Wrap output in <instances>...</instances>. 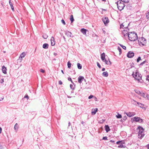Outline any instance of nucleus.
<instances>
[{
  "label": "nucleus",
  "instance_id": "42",
  "mask_svg": "<svg viewBox=\"0 0 149 149\" xmlns=\"http://www.w3.org/2000/svg\"><path fill=\"white\" fill-rule=\"evenodd\" d=\"M146 17L148 19H149V12L147 14Z\"/></svg>",
  "mask_w": 149,
  "mask_h": 149
},
{
  "label": "nucleus",
  "instance_id": "54",
  "mask_svg": "<svg viewBox=\"0 0 149 149\" xmlns=\"http://www.w3.org/2000/svg\"><path fill=\"white\" fill-rule=\"evenodd\" d=\"M146 80H148L149 81V76H147V78L146 79Z\"/></svg>",
  "mask_w": 149,
  "mask_h": 149
},
{
  "label": "nucleus",
  "instance_id": "53",
  "mask_svg": "<svg viewBox=\"0 0 149 149\" xmlns=\"http://www.w3.org/2000/svg\"><path fill=\"white\" fill-rule=\"evenodd\" d=\"M147 97L148 99H149V95L146 94V98Z\"/></svg>",
  "mask_w": 149,
  "mask_h": 149
},
{
  "label": "nucleus",
  "instance_id": "60",
  "mask_svg": "<svg viewBox=\"0 0 149 149\" xmlns=\"http://www.w3.org/2000/svg\"><path fill=\"white\" fill-rule=\"evenodd\" d=\"M54 54L55 55V56H56L57 55V54L56 53H54Z\"/></svg>",
  "mask_w": 149,
  "mask_h": 149
},
{
  "label": "nucleus",
  "instance_id": "4",
  "mask_svg": "<svg viewBox=\"0 0 149 149\" xmlns=\"http://www.w3.org/2000/svg\"><path fill=\"white\" fill-rule=\"evenodd\" d=\"M132 75L136 80H137L139 82H141L140 81V80L141 79V76L140 74H139V72H136L135 73V74H134V72H133Z\"/></svg>",
  "mask_w": 149,
  "mask_h": 149
},
{
  "label": "nucleus",
  "instance_id": "41",
  "mask_svg": "<svg viewBox=\"0 0 149 149\" xmlns=\"http://www.w3.org/2000/svg\"><path fill=\"white\" fill-rule=\"evenodd\" d=\"M9 3L10 6H13V3L12 2H11V0H9Z\"/></svg>",
  "mask_w": 149,
  "mask_h": 149
},
{
  "label": "nucleus",
  "instance_id": "18",
  "mask_svg": "<svg viewBox=\"0 0 149 149\" xmlns=\"http://www.w3.org/2000/svg\"><path fill=\"white\" fill-rule=\"evenodd\" d=\"M101 58L102 61L104 60L105 58V54L104 53H103L101 54Z\"/></svg>",
  "mask_w": 149,
  "mask_h": 149
},
{
  "label": "nucleus",
  "instance_id": "64",
  "mask_svg": "<svg viewBox=\"0 0 149 149\" xmlns=\"http://www.w3.org/2000/svg\"><path fill=\"white\" fill-rule=\"evenodd\" d=\"M103 1H106V0H102Z\"/></svg>",
  "mask_w": 149,
  "mask_h": 149
},
{
  "label": "nucleus",
  "instance_id": "43",
  "mask_svg": "<svg viewBox=\"0 0 149 149\" xmlns=\"http://www.w3.org/2000/svg\"><path fill=\"white\" fill-rule=\"evenodd\" d=\"M97 66L99 68H101V65H100V63L97 62Z\"/></svg>",
  "mask_w": 149,
  "mask_h": 149
},
{
  "label": "nucleus",
  "instance_id": "12",
  "mask_svg": "<svg viewBox=\"0 0 149 149\" xmlns=\"http://www.w3.org/2000/svg\"><path fill=\"white\" fill-rule=\"evenodd\" d=\"M131 102L132 104L135 105L137 106L138 104V102H136L133 99L131 100Z\"/></svg>",
  "mask_w": 149,
  "mask_h": 149
},
{
  "label": "nucleus",
  "instance_id": "19",
  "mask_svg": "<svg viewBox=\"0 0 149 149\" xmlns=\"http://www.w3.org/2000/svg\"><path fill=\"white\" fill-rule=\"evenodd\" d=\"M138 43L139 45H144V43L143 42V41L142 42L141 40V39H139V40H138Z\"/></svg>",
  "mask_w": 149,
  "mask_h": 149
},
{
  "label": "nucleus",
  "instance_id": "9",
  "mask_svg": "<svg viewBox=\"0 0 149 149\" xmlns=\"http://www.w3.org/2000/svg\"><path fill=\"white\" fill-rule=\"evenodd\" d=\"M84 80L86 81L85 79H84L83 77L81 76H79L78 78V82L79 83L81 84L82 81Z\"/></svg>",
  "mask_w": 149,
  "mask_h": 149
},
{
  "label": "nucleus",
  "instance_id": "49",
  "mask_svg": "<svg viewBox=\"0 0 149 149\" xmlns=\"http://www.w3.org/2000/svg\"><path fill=\"white\" fill-rule=\"evenodd\" d=\"M124 27V25H123V24H121L120 25V28H123V29H124V28H123V27Z\"/></svg>",
  "mask_w": 149,
  "mask_h": 149
},
{
  "label": "nucleus",
  "instance_id": "37",
  "mask_svg": "<svg viewBox=\"0 0 149 149\" xmlns=\"http://www.w3.org/2000/svg\"><path fill=\"white\" fill-rule=\"evenodd\" d=\"M141 60V58L139 56L138 57V58L137 59L136 61L137 62H139L140 60Z\"/></svg>",
  "mask_w": 149,
  "mask_h": 149
},
{
  "label": "nucleus",
  "instance_id": "22",
  "mask_svg": "<svg viewBox=\"0 0 149 149\" xmlns=\"http://www.w3.org/2000/svg\"><path fill=\"white\" fill-rule=\"evenodd\" d=\"M133 113L129 112L128 113H127L126 114L129 117H131L134 115L133 114Z\"/></svg>",
  "mask_w": 149,
  "mask_h": 149
},
{
  "label": "nucleus",
  "instance_id": "21",
  "mask_svg": "<svg viewBox=\"0 0 149 149\" xmlns=\"http://www.w3.org/2000/svg\"><path fill=\"white\" fill-rule=\"evenodd\" d=\"M103 62H105V63L107 64V65H109V64H111V62L109 60V62L106 59H105L104 60L102 61Z\"/></svg>",
  "mask_w": 149,
  "mask_h": 149
},
{
  "label": "nucleus",
  "instance_id": "14",
  "mask_svg": "<svg viewBox=\"0 0 149 149\" xmlns=\"http://www.w3.org/2000/svg\"><path fill=\"white\" fill-rule=\"evenodd\" d=\"M81 32H82L84 35H86V32L87 31V30L83 28L81 29Z\"/></svg>",
  "mask_w": 149,
  "mask_h": 149
},
{
  "label": "nucleus",
  "instance_id": "59",
  "mask_svg": "<svg viewBox=\"0 0 149 149\" xmlns=\"http://www.w3.org/2000/svg\"><path fill=\"white\" fill-rule=\"evenodd\" d=\"M105 70V68H103L102 69V71H104Z\"/></svg>",
  "mask_w": 149,
  "mask_h": 149
},
{
  "label": "nucleus",
  "instance_id": "44",
  "mask_svg": "<svg viewBox=\"0 0 149 149\" xmlns=\"http://www.w3.org/2000/svg\"><path fill=\"white\" fill-rule=\"evenodd\" d=\"M68 80L69 81H70L71 82H72V83L73 84H74V83H73V82H72V79H71V78H70V77L68 78Z\"/></svg>",
  "mask_w": 149,
  "mask_h": 149
},
{
  "label": "nucleus",
  "instance_id": "32",
  "mask_svg": "<svg viewBox=\"0 0 149 149\" xmlns=\"http://www.w3.org/2000/svg\"><path fill=\"white\" fill-rule=\"evenodd\" d=\"M137 106H138L139 107L142 108L143 107V105L142 104L138 102V104Z\"/></svg>",
  "mask_w": 149,
  "mask_h": 149
},
{
  "label": "nucleus",
  "instance_id": "11",
  "mask_svg": "<svg viewBox=\"0 0 149 149\" xmlns=\"http://www.w3.org/2000/svg\"><path fill=\"white\" fill-rule=\"evenodd\" d=\"M97 110H98V109L97 108H95L94 109H92V112H91L92 114L93 115H95L96 114Z\"/></svg>",
  "mask_w": 149,
  "mask_h": 149
},
{
  "label": "nucleus",
  "instance_id": "34",
  "mask_svg": "<svg viewBox=\"0 0 149 149\" xmlns=\"http://www.w3.org/2000/svg\"><path fill=\"white\" fill-rule=\"evenodd\" d=\"M120 45L123 49L125 50L126 49V47L125 46L121 44H120Z\"/></svg>",
  "mask_w": 149,
  "mask_h": 149
},
{
  "label": "nucleus",
  "instance_id": "52",
  "mask_svg": "<svg viewBox=\"0 0 149 149\" xmlns=\"http://www.w3.org/2000/svg\"><path fill=\"white\" fill-rule=\"evenodd\" d=\"M58 83L60 85H61L62 84V81L61 80H60L58 81Z\"/></svg>",
  "mask_w": 149,
  "mask_h": 149
},
{
  "label": "nucleus",
  "instance_id": "26",
  "mask_svg": "<svg viewBox=\"0 0 149 149\" xmlns=\"http://www.w3.org/2000/svg\"><path fill=\"white\" fill-rule=\"evenodd\" d=\"M70 19L71 21V23H72L74 21V19L72 15H71L70 16Z\"/></svg>",
  "mask_w": 149,
  "mask_h": 149
},
{
  "label": "nucleus",
  "instance_id": "30",
  "mask_svg": "<svg viewBox=\"0 0 149 149\" xmlns=\"http://www.w3.org/2000/svg\"><path fill=\"white\" fill-rule=\"evenodd\" d=\"M116 117L118 118H122L121 115L118 113V115H116Z\"/></svg>",
  "mask_w": 149,
  "mask_h": 149
},
{
  "label": "nucleus",
  "instance_id": "3",
  "mask_svg": "<svg viewBox=\"0 0 149 149\" xmlns=\"http://www.w3.org/2000/svg\"><path fill=\"white\" fill-rule=\"evenodd\" d=\"M138 128L139 130L138 133V137L139 138H142L144 135V133L143 132L144 129L143 127L140 126L138 127Z\"/></svg>",
  "mask_w": 149,
  "mask_h": 149
},
{
  "label": "nucleus",
  "instance_id": "61",
  "mask_svg": "<svg viewBox=\"0 0 149 149\" xmlns=\"http://www.w3.org/2000/svg\"><path fill=\"white\" fill-rule=\"evenodd\" d=\"M70 125H71V123H70V122H69L68 123V126H70Z\"/></svg>",
  "mask_w": 149,
  "mask_h": 149
},
{
  "label": "nucleus",
  "instance_id": "28",
  "mask_svg": "<svg viewBox=\"0 0 149 149\" xmlns=\"http://www.w3.org/2000/svg\"><path fill=\"white\" fill-rule=\"evenodd\" d=\"M139 39H141V40L142 42L143 41V43H145V42L146 41V40L143 37H141V38H139Z\"/></svg>",
  "mask_w": 149,
  "mask_h": 149
},
{
  "label": "nucleus",
  "instance_id": "17",
  "mask_svg": "<svg viewBox=\"0 0 149 149\" xmlns=\"http://www.w3.org/2000/svg\"><path fill=\"white\" fill-rule=\"evenodd\" d=\"M49 45L47 43H45L43 45V48L45 49H47L48 48Z\"/></svg>",
  "mask_w": 149,
  "mask_h": 149
},
{
  "label": "nucleus",
  "instance_id": "23",
  "mask_svg": "<svg viewBox=\"0 0 149 149\" xmlns=\"http://www.w3.org/2000/svg\"><path fill=\"white\" fill-rule=\"evenodd\" d=\"M26 55V54L24 52H23L20 55V58H24Z\"/></svg>",
  "mask_w": 149,
  "mask_h": 149
},
{
  "label": "nucleus",
  "instance_id": "1",
  "mask_svg": "<svg viewBox=\"0 0 149 149\" xmlns=\"http://www.w3.org/2000/svg\"><path fill=\"white\" fill-rule=\"evenodd\" d=\"M128 36L129 39L131 41H134L138 38L136 33L134 32H129L128 34Z\"/></svg>",
  "mask_w": 149,
  "mask_h": 149
},
{
  "label": "nucleus",
  "instance_id": "39",
  "mask_svg": "<svg viewBox=\"0 0 149 149\" xmlns=\"http://www.w3.org/2000/svg\"><path fill=\"white\" fill-rule=\"evenodd\" d=\"M118 49L119 50V52H120V54H120L121 53H122V52H121V49L120 47H118Z\"/></svg>",
  "mask_w": 149,
  "mask_h": 149
},
{
  "label": "nucleus",
  "instance_id": "63",
  "mask_svg": "<svg viewBox=\"0 0 149 149\" xmlns=\"http://www.w3.org/2000/svg\"><path fill=\"white\" fill-rule=\"evenodd\" d=\"M61 72L63 74H64L63 70H61Z\"/></svg>",
  "mask_w": 149,
  "mask_h": 149
},
{
  "label": "nucleus",
  "instance_id": "7",
  "mask_svg": "<svg viewBox=\"0 0 149 149\" xmlns=\"http://www.w3.org/2000/svg\"><path fill=\"white\" fill-rule=\"evenodd\" d=\"M102 19L105 25H106V24L108 23L109 22V20L107 17H103Z\"/></svg>",
  "mask_w": 149,
  "mask_h": 149
},
{
  "label": "nucleus",
  "instance_id": "57",
  "mask_svg": "<svg viewBox=\"0 0 149 149\" xmlns=\"http://www.w3.org/2000/svg\"><path fill=\"white\" fill-rule=\"evenodd\" d=\"M146 147H147L149 149V144H148L146 146Z\"/></svg>",
  "mask_w": 149,
  "mask_h": 149
},
{
  "label": "nucleus",
  "instance_id": "51",
  "mask_svg": "<svg viewBox=\"0 0 149 149\" xmlns=\"http://www.w3.org/2000/svg\"><path fill=\"white\" fill-rule=\"evenodd\" d=\"M93 97V95H91L90 96H89L88 98L89 99H90L92 98Z\"/></svg>",
  "mask_w": 149,
  "mask_h": 149
},
{
  "label": "nucleus",
  "instance_id": "5",
  "mask_svg": "<svg viewBox=\"0 0 149 149\" xmlns=\"http://www.w3.org/2000/svg\"><path fill=\"white\" fill-rule=\"evenodd\" d=\"M129 31V29L127 27H125V29L122 30V34L123 35L124 37L128 36V33Z\"/></svg>",
  "mask_w": 149,
  "mask_h": 149
},
{
  "label": "nucleus",
  "instance_id": "27",
  "mask_svg": "<svg viewBox=\"0 0 149 149\" xmlns=\"http://www.w3.org/2000/svg\"><path fill=\"white\" fill-rule=\"evenodd\" d=\"M48 37V36L46 34L44 33L43 34L42 37L44 38L45 39H47V38Z\"/></svg>",
  "mask_w": 149,
  "mask_h": 149
},
{
  "label": "nucleus",
  "instance_id": "2",
  "mask_svg": "<svg viewBox=\"0 0 149 149\" xmlns=\"http://www.w3.org/2000/svg\"><path fill=\"white\" fill-rule=\"evenodd\" d=\"M116 3L118 9L120 10H122L125 6L124 2L121 1H118Z\"/></svg>",
  "mask_w": 149,
  "mask_h": 149
},
{
  "label": "nucleus",
  "instance_id": "6",
  "mask_svg": "<svg viewBox=\"0 0 149 149\" xmlns=\"http://www.w3.org/2000/svg\"><path fill=\"white\" fill-rule=\"evenodd\" d=\"M133 120L136 122H139L142 123L143 122V120L141 119L140 117H134L133 118Z\"/></svg>",
  "mask_w": 149,
  "mask_h": 149
},
{
  "label": "nucleus",
  "instance_id": "38",
  "mask_svg": "<svg viewBox=\"0 0 149 149\" xmlns=\"http://www.w3.org/2000/svg\"><path fill=\"white\" fill-rule=\"evenodd\" d=\"M70 88L71 89H72V90L74 89V87L73 85L70 84Z\"/></svg>",
  "mask_w": 149,
  "mask_h": 149
},
{
  "label": "nucleus",
  "instance_id": "45",
  "mask_svg": "<svg viewBox=\"0 0 149 149\" xmlns=\"http://www.w3.org/2000/svg\"><path fill=\"white\" fill-rule=\"evenodd\" d=\"M61 22L64 25H65V22L63 19H62Z\"/></svg>",
  "mask_w": 149,
  "mask_h": 149
},
{
  "label": "nucleus",
  "instance_id": "48",
  "mask_svg": "<svg viewBox=\"0 0 149 149\" xmlns=\"http://www.w3.org/2000/svg\"><path fill=\"white\" fill-rule=\"evenodd\" d=\"M121 142H122V141H118L116 142V143L117 144L120 145V144L121 143Z\"/></svg>",
  "mask_w": 149,
  "mask_h": 149
},
{
  "label": "nucleus",
  "instance_id": "29",
  "mask_svg": "<svg viewBox=\"0 0 149 149\" xmlns=\"http://www.w3.org/2000/svg\"><path fill=\"white\" fill-rule=\"evenodd\" d=\"M140 95L142 97L146 98V95L143 92H142Z\"/></svg>",
  "mask_w": 149,
  "mask_h": 149
},
{
  "label": "nucleus",
  "instance_id": "20",
  "mask_svg": "<svg viewBox=\"0 0 149 149\" xmlns=\"http://www.w3.org/2000/svg\"><path fill=\"white\" fill-rule=\"evenodd\" d=\"M102 75L103 76L107 77L108 75V73L107 71L104 72H103Z\"/></svg>",
  "mask_w": 149,
  "mask_h": 149
},
{
  "label": "nucleus",
  "instance_id": "36",
  "mask_svg": "<svg viewBox=\"0 0 149 149\" xmlns=\"http://www.w3.org/2000/svg\"><path fill=\"white\" fill-rule=\"evenodd\" d=\"M129 0H121L124 3H128L129 2Z\"/></svg>",
  "mask_w": 149,
  "mask_h": 149
},
{
  "label": "nucleus",
  "instance_id": "46",
  "mask_svg": "<svg viewBox=\"0 0 149 149\" xmlns=\"http://www.w3.org/2000/svg\"><path fill=\"white\" fill-rule=\"evenodd\" d=\"M107 136H104L103 137L102 139L104 140H107Z\"/></svg>",
  "mask_w": 149,
  "mask_h": 149
},
{
  "label": "nucleus",
  "instance_id": "58",
  "mask_svg": "<svg viewBox=\"0 0 149 149\" xmlns=\"http://www.w3.org/2000/svg\"><path fill=\"white\" fill-rule=\"evenodd\" d=\"M81 123L82 124H83V125H84V121H82L81 122Z\"/></svg>",
  "mask_w": 149,
  "mask_h": 149
},
{
  "label": "nucleus",
  "instance_id": "24",
  "mask_svg": "<svg viewBox=\"0 0 149 149\" xmlns=\"http://www.w3.org/2000/svg\"><path fill=\"white\" fill-rule=\"evenodd\" d=\"M77 66L78 68L79 69H81L82 68L81 65L79 63H77Z\"/></svg>",
  "mask_w": 149,
  "mask_h": 149
},
{
  "label": "nucleus",
  "instance_id": "55",
  "mask_svg": "<svg viewBox=\"0 0 149 149\" xmlns=\"http://www.w3.org/2000/svg\"><path fill=\"white\" fill-rule=\"evenodd\" d=\"M11 6V9L13 11H14V7H13V6Z\"/></svg>",
  "mask_w": 149,
  "mask_h": 149
},
{
  "label": "nucleus",
  "instance_id": "40",
  "mask_svg": "<svg viewBox=\"0 0 149 149\" xmlns=\"http://www.w3.org/2000/svg\"><path fill=\"white\" fill-rule=\"evenodd\" d=\"M146 62V61H143V62H142L141 63L140 65H141V66H142Z\"/></svg>",
  "mask_w": 149,
  "mask_h": 149
},
{
  "label": "nucleus",
  "instance_id": "56",
  "mask_svg": "<svg viewBox=\"0 0 149 149\" xmlns=\"http://www.w3.org/2000/svg\"><path fill=\"white\" fill-rule=\"evenodd\" d=\"M110 141L111 143H114L115 142V141H113L112 140H111Z\"/></svg>",
  "mask_w": 149,
  "mask_h": 149
},
{
  "label": "nucleus",
  "instance_id": "33",
  "mask_svg": "<svg viewBox=\"0 0 149 149\" xmlns=\"http://www.w3.org/2000/svg\"><path fill=\"white\" fill-rule=\"evenodd\" d=\"M118 148H123L124 147V145H123V144L121 142V143L120 144V145L118 146Z\"/></svg>",
  "mask_w": 149,
  "mask_h": 149
},
{
  "label": "nucleus",
  "instance_id": "62",
  "mask_svg": "<svg viewBox=\"0 0 149 149\" xmlns=\"http://www.w3.org/2000/svg\"><path fill=\"white\" fill-rule=\"evenodd\" d=\"M2 129L1 127H0V133H1Z\"/></svg>",
  "mask_w": 149,
  "mask_h": 149
},
{
  "label": "nucleus",
  "instance_id": "25",
  "mask_svg": "<svg viewBox=\"0 0 149 149\" xmlns=\"http://www.w3.org/2000/svg\"><path fill=\"white\" fill-rule=\"evenodd\" d=\"M19 127L17 123L15 124L14 126V129L15 130H17Z\"/></svg>",
  "mask_w": 149,
  "mask_h": 149
},
{
  "label": "nucleus",
  "instance_id": "8",
  "mask_svg": "<svg viewBox=\"0 0 149 149\" xmlns=\"http://www.w3.org/2000/svg\"><path fill=\"white\" fill-rule=\"evenodd\" d=\"M134 55V53L132 51H129L127 54V57L128 58H131Z\"/></svg>",
  "mask_w": 149,
  "mask_h": 149
},
{
  "label": "nucleus",
  "instance_id": "13",
  "mask_svg": "<svg viewBox=\"0 0 149 149\" xmlns=\"http://www.w3.org/2000/svg\"><path fill=\"white\" fill-rule=\"evenodd\" d=\"M2 70L4 74H6V68L3 65L2 68Z\"/></svg>",
  "mask_w": 149,
  "mask_h": 149
},
{
  "label": "nucleus",
  "instance_id": "16",
  "mask_svg": "<svg viewBox=\"0 0 149 149\" xmlns=\"http://www.w3.org/2000/svg\"><path fill=\"white\" fill-rule=\"evenodd\" d=\"M105 130L107 132H108L110 130V129L109 126L107 125L105 126Z\"/></svg>",
  "mask_w": 149,
  "mask_h": 149
},
{
  "label": "nucleus",
  "instance_id": "47",
  "mask_svg": "<svg viewBox=\"0 0 149 149\" xmlns=\"http://www.w3.org/2000/svg\"><path fill=\"white\" fill-rule=\"evenodd\" d=\"M24 98H27V100L29 98V96L27 95H26L24 97Z\"/></svg>",
  "mask_w": 149,
  "mask_h": 149
},
{
  "label": "nucleus",
  "instance_id": "31",
  "mask_svg": "<svg viewBox=\"0 0 149 149\" xmlns=\"http://www.w3.org/2000/svg\"><path fill=\"white\" fill-rule=\"evenodd\" d=\"M67 65L68 66V68H71V64L70 62V61H68V62Z\"/></svg>",
  "mask_w": 149,
  "mask_h": 149
},
{
  "label": "nucleus",
  "instance_id": "15",
  "mask_svg": "<svg viewBox=\"0 0 149 149\" xmlns=\"http://www.w3.org/2000/svg\"><path fill=\"white\" fill-rule=\"evenodd\" d=\"M65 34L69 37H71L72 33L69 31H67L66 32Z\"/></svg>",
  "mask_w": 149,
  "mask_h": 149
},
{
  "label": "nucleus",
  "instance_id": "50",
  "mask_svg": "<svg viewBox=\"0 0 149 149\" xmlns=\"http://www.w3.org/2000/svg\"><path fill=\"white\" fill-rule=\"evenodd\" d=\"M40 71L42 73H44L45 72V71L44 70H43L42 69H40Z\"/></svg>",
  "mask_w": 149,
  "mask_h": 149
},
{
  "label": "nucleus",
  "instance_id": "10",
  "mask_svg": "<svg viewBox=\"0 0 149 149\" xmlns=\"http://www.w3.org/2000/svg\"><path fill=\"white\" fill-rule=\"evenodd\" d=\"M50 40L51 42V45L52 46L54 45L55 44V42L54 38L53 36L51 37Z\"/></svg>",
  "mask_w": 149,
  "mask_h": 149
},
{
  "label": "nucleus",
  "instance_id": "35",
  "mask_svg": "<svg viewBox=\"0 0 149 149\" xmlns=\"http://www.w3.org/2000/svg\"><path fill=\"white\" fill-rule=\"evenodd\" d=\"M135 92L138 94L141 95L142 92H140L139 91L136 90L135 91Z\"/></svg>",
  "mask_w": 149,
  "mask_h": 149
}]
</instances>
